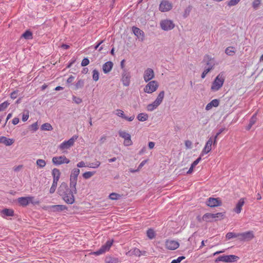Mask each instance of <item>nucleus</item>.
Here are the masks:
<instances>
[{"mask_svg":"<svg viewBox=\"0 0 263 263\" xmlns=\"http://www.w3.org/2000/svg\"><path fill=\"white\" fill-rule=\"evenodd\" d=\"M41 129L44 131H51L53 129V128L50 123H45L42 125Z\"/></svg>","mask_w":263,"mask_h":263,"instance_id":"32","label":"nucleus"},{"mask_svg":"<svg viewBox=\"0 0 263 263\" xmlns=\"http://www.w3.org/2000/svg\"><path fill=\"white\" fill-rule=\"evenodd\" d=\"M58 192L66 203L71 204L74 203L75 201L74 194H77V193H74L72 191L69 190V187L66 183L63 182L61 183L59 188Z\"/></svg>","mask_w":263,"mask_h":263,"instance_id":"1","label":"nucleus"},{"mask_svg":"<svg viewBox=\"0 0 263 263\" xmlns=\"http://www.w3.org/2000/svg\"><path fill=\"white\" fill-rule=\"evenodd\" d=\"M147 160L142 161L140 163V164L139 165L138 167V170H140L145 165V164L147 162Z\"/></svg>","mask_w":263,"mask_h":263,"instance_id":"63","label":"nucleus"},{"mask_svg":"<svg viewBox=\"0 0 263 263\" xmlns=\"http://www.w3.org/2000/svg\"><path fill=\"white\" fill-rule=\"evenodd\" d=\"M126 254L128 256L135 255L137 256H140L141 255V252L139 249L134 248L126 252Z\"/></svg>","mask_w":263,"mask_h":263,"instance_id":"26","label":"nucleus"},{"mask_svg":"<svg viewBox=\"0 0 263 263\" xmlns=\"http://www.w3.org/2000/svg\"><path fill=\"white\" fill-rule=\"evenodd\" d=\"M219 105V100L218 99H215L212 100L210 102H209L205 106L206 110H210L212 108V107H216L218 106Z\"/></svg>","mask_w":263,"mask_h":263,"instance_id":"21","label":"nucleus"},{"mask_svg":"<svg viewBox=\"0 0 263 263\" xmlns=\"http://www.w3.org/2000/svg\"><path fill=\"white\" fill-rule=\"evenodd\" d=\"M84 85V81L82 79H79L75 84L76 89L82 88Z\"/></svg>","mask_w":263,"mask_h":263,"instance_id":"38","label":"nucleus"},{"mask_svg":"<svg viewBox=\"0 0 263 263\" xmlns=\"http://www.w3.org/2000/svg\"><path fill=\"white\" fill-rule=\"evenodd\" d=\"M185 145L187 148H191L192 143L190 140H186L185 142Z\"/></svg>","mask_w":263,"mask_h":263,"instance_id":"61","label":"nucleus"},{"mask_svg":"<svg viewBox=\"0 0 263 263\" xmlns=\"http://www.w3.org/2000/svg\"><path fill=\"white\" fill-rule=\"evenodd\" d=\"M132 31L137 37L141 38L142 40H143L144 38V33L142 30L137 27L133 26L132 27Z\"/></svg>","mask_w":263,"mask_h":263,"instance_id":"17","label":"nucleus"},{"mask_svg":"<svg viewBox=\"0 0 263 263\" xmlns=\"http://www.w3.org/2000/svg\"><path fill=\"white\" fill-rule=\"evenodd\" d=\"M92 79L95 81H97L99 79V73L97 69L92 71Z\"/></svg>","mask_w":263,"mask_h":263,"instance_id":"46","label":"nucleus"},{"mask_svg":"<svg viewBox=\"0 0 263 263\" xmlns=\"http://www.w3.org/2000/svg\"><path fill=\"white\" fill-rule=\"evenodd\" d=\"M36 163L40 168H43L46 165V161L43 159H37Z\"/></svg>","mask_w":263,"mask_h":263,"instance_id":"41","label":"nucleus"},{"mask_svg":"<svg viewBox=\"0 0 263 263\" xmlns=\"http://www.w3.org/2000/svg\"><path fill=\"white\" fill-rule=\"evenodd\" d=\"M14 142L13 139L8 138L5 136L0 137V143L4 144L6 146L11 145Z\"/></svg>","mask_w":263,"mask_h":263,"instance_id":"20","label":"nucleus"},{"mask_svg":"<svg viewBox=\"0 0 263 263\" xmlns=\"http://www.w3.org/2000/svg\"><path fill=\"white\" fill-rule=\"evenodd\" d=\"M214 140H213L212 137H210L209 139L207 141L204 148H203L201 153V156H204L205 154H207L209 153L212 149V145L213 144Z\"/></svg>","mask_w":263,"mask_h":263,"instance_id":"13","label":"nucleus"},{"mask_svg":"<svg viewBox=\"0 0 263 263\" xmlns=\"http://www.w3.org/2000/svg\"><path fill=\"white\" fill-rule=\"evenodd\" d=\"M260 5V1L254 0L252 3V7L254 9H256Z\"/></svg>","mask_w":263,"mask_h":263,"instance_id":"52","label":"nucleus"},{"mask_svg":"<svg viewBox=\"0 0 263 263\" xmlns=\"http://www.w3.org/2000/svg\"><path fill=\"white\" fill-rule=\"evenodd\" d=\"M120 197V195L117 193H112L109 194V198L111 200H118Z\"/></svg>","mask_w":263,"mask_h":263,"instance_id":"45","label":"nucleus"},{"mask_svg":"<svg viewBox=\"0 0 263 263\" xmlns=\"http://www.w3.org/2000/svg\"><path fill=\"white\" fill-rule=\"evenodd\" d=\"M10 103L8 101H5L0 104V111L4 110L9 105Z\"/></svg>","mask_w":263,"mask_h":263,"instance_id":"48","label":"nucleus"},{"mask_svg":"<svg viewBox=\"0 0 263 263\" xmlns=\"http://www.w3.org/2000/svg\"><path fill=\"white\" fill-rule=\"evenodd\" d=\"M158 105L156 104L155 102L149 104L146 107V109L149 111H152L158 107Z\"/></svg>","mask_w":263,"mask_h":263,"instance_id":"34","label":"nucleus"},{"mask_svg":"<svg viewBox=\"0 0 263 263\" xmlns=\"http://www.w3.org/2000/svg\"><path fill=\"white\" fill-rule=\"evenodd\" d=\"M214 220H218L223 219L224 217V214L222 213H217L216 214H213Z\"/></svg>","mask_w":263,"mask_h":263,"instance_id":"43","label":"nucleus"},{"mask_svg":"<svg viewBox=\"0 0 263 263\" xmlns=\"http://www.w3.org/2000/svg\"><path fill=\"white\" fill-rule=\"evenodd\" d=\"M120 137L124 139V145L126 146H129L133 144V142L131 140V136L128 133L120 130L119 132Z\"/></svg>","mask_w":263,"mask_h":263,"instance_id":"9","label":"nucleus"},{"mask_svg":"<svg viewBox=\"0 0 263 263\" xmlns=\"http://www.w3.org/2000/svg\"><path fill=\"white\" fill-rule=\"evenodd\" d=\"M29 196L28 197H21L17 199V201L19 204L22 206H26L29 203Z\"/></svg>","mask_w":263,"mask_h":263,"instance_id":"23","label":"nucleus"},{"mask_svg":"<svg viewBox=\"0 0 263 263\" xmlns=\"http://www.w3.org/2000/svg\"><path fill=\"white\" fill-rule=\"evenodd\" d=\"M203 61L205 63L206 66L205 67L209 68L211 69L214 68V66L215 64V61L214 58H212L209 55H206L204 57Z\"/></svg>","mask_w":263,"mask_h":263,"instance_id":"15","label":"nucleus"},{"mask_svg":"<svg viewBox=\"0 0 263 263\" xmlns=\"http://www.w3.org/2000/svg\"><path fill=\"white\" fill-rule=\"evenodd\" d=\"M18 93V91L17 90H14L13 92H12L10 94V97L12 99H15L17 98V95Z\"/></svg>","mask_w":263,"mask_h":263,"instance_id":"59","label":"nucleus"},{"mask_svg":"<svg viewBox=\"0 0 263 263\" xmlns=\"http://www.w3.org/2000/svg\"><path fill=\"white\" fill-rule=\"evenodd\" d=\"M101 163L99 161H96L95 162L89 163L87 167L92 168H97L100 166Z\"/></svg>","mask_w":263,"mask_h":263,"instance_id":"36","label":"nucleus"},{"mask_svg":"<svg viewBox=\"0 0 263 263\" xmlns=\"http://www.w3.org/2000/svg\"><path fill=\"white\" fill-rule=\"evenodd\" d=\"M224 130V128H220L218 133L216 134V135L214 136V138H213V140H214V142H213V145H216L217 144V138H218V136L221 134L222 133L223 130Z\"/></svg>","mask_w":263,"mask_h":263,"instance_id":"44","label":"nucleus"},{"mask_svg":"<svg viewBox=\"0 0 263 263\" xmlns=\"http://www.w3.org/2000/svg\"><path fill=\"white\" fill-rule=\"evenodd\" d=\"M226 237L228 240L234 238H237L238 239V233H235L233 232H228L226 235Z\"/></svg>","mask_w":263,"mask_h":263,"instance_id":"35","label":"nucleus"},{"mask_svg":"<svg viewBox=\"0 0 263 263\" xmlns=\"http://www.w3.org/2000/svg\"><path fill=\"white\" fill-rule=\"evenodd\" d=\"M206 204L210 207H216L221 205V201L218 198L210 197L206 201Z\"/></svg>","mask_w":263,"mask_h":263,"instance_id":"14","label":"nucleus"},{"mask_svg":"<svg viewBox=\"0 0 263 263\" xmlns=\"http://www.w3.org/2000/svg\"><path fill=\"white\" fill-rule=\"evenodd\" d=\"M122 82L124 86H128L130 84V76L128 73L123 74L121 79Z\"/></svg>","mask_w":263,"mask_h":263,"instance_id":"27","label":"nucleus"},{"mask_svg":"<svg viewBox=\"0 0 263 263\" xmlns=\"http://www.w3.org/2000/svg\"><path fill=\"white\" fill-rule=\"evenodd\" d=\"M154 77V71L152 68H148L144 71L143 73V79L145 82H149L152 80Z\"/></svg>","mask_w":263,"mask_h":263,"instance_id":"12","label":"nucleus"},{"mask_svg":"<svg viewBox=\"0 0 263 263\" xmlns=\"http://www.w3.org/2000/svg\"><path fill=\"white\" fill-rule=\"evenodd\" d=\"M158 86L159 85L157 81H149L144 87V91L146 93H152L157 89Z\"/></svg>","mask_w":263,"mask_h":263,"instance_id":"8","label":"nucleus"},{"mask_svg":"<svg viewBox=\"0 0 263 263\" xmlns=\"http://www.w3.org/2000/svg\"><path fill=\"white\" fill-rule=\"evenodd\" d=\"M172 3L167 0H162L159 5V10L161 12H167L172 9Z\"/></svg>","mask_w":263,"mask_h":263,"instance_id":"11","label":"nucleus"},{"mask_svg":"<svg viewBox=\"0 0 263 263\" xmlns=\"http://www.w3.org/2000/svg\"><path fill=\"white\" fill-rule=\"evenodd\" d=\"M72 99V101L77 104H80L82 102V100L80 98L77 97L75 96H73Z\"/></svg>","mask_w":263,"mask_h":263,"instance_id":"53","label":"nucleus"},{"mask_svg":"<svg viewBox=\"0 0 263 263\" xmlns=\"http://www.w3.org/2000/svg\"><path fill=\"white\" fill-rule=\"evenodd\" d=\"M78 138V136L74 135L69 140L63 141L58 146L59 149L62 151L63 153H67V150L69 149L74 145Z\"/></svg>","mask_w":263,"mask_h":263,"instance_id":"2","label":"nucleus"},{"mask_svg":"<svg viewBox=\"0 0 263 263\" xmlns=\"http://www.w3.org/2000/svg\"><path fill=\"white\" fill-rule=\"evenodd\" d=\"M29 118V114L28 113L26 114H23V116H22V120L24 122H25Z\"/></svg>","mask_w":263,"mask_h":263,"instance_id":"64","label":"nucleus"},{"mask_svg":"<svg viewBox=\"0 0 263 263\" xmlns=\"http://www.w3.org/2000/svg\"><path fill=\"white\" fill-rule=\"evenodd\" d=\"M184 258L185 257L183 256H179L177 259L173 260L171 263H180Z\"/></svg>","mask_w":263,"mask_h":263,"instance_id":"56","label":"nucleus"},{"mask_svg":"<svg viewBox=\"0 0 263 263\" xmlns=\"http://www.w3.org/2000/svg\"><path fill=\"white\" fill-rule=\"evenodd\" d=\"M148 115L146 113H140L137 116V119L141 122H144L148 120Z\"/></svg>","mask_w":263,"mask_h":263,"instance_id":"30","label":"nucleus"},{"mask_svg":"<svg viewBox=\"0 0 263 263\" xmlns=\"http://www.w3.org/2000/svg\"><path fill=\"white\" fill-rule=\"evenodd\" d=\"M240 1L239 0H230L228 3V5L229 6H234L237 5Z\"/></svg>","mask_w":263,"mask_h":263,"instance_id":"54","label":"nucleus"},{"mask_svg":"<svg viewBox=\"0 0 263 263\" xmlns=\"http://www.w3.org/2000/svg\"><path fill=\"white\" fill-rule=\"evenodd\" d=\"M114 242L113 239L108 240L106 243L102 245L101 247L96 251L93 252V254L96 255H100L105 253L106 252L109 250L110 247L112 245Z\"/></svg>","mask_w":263,"mask_h":263,"instance_id":"5","label":"nucleus"},{"mask_svg":"<svg viewBox=\"0 0 263 263\" xmlns=\"http://www.w3.org/2000/svg\"><path fill=\"white\" fill-rule=\"evenodd\" d=\"M95 173V172H86L83 174L82 176L84 179H88L91 177Z\"/></svg>","mask_w":263,"mask_h":263,"instance_id":"40","label":"nucleus"},{"mask_svg":"<svg viewBox=\"0 0 263 263\" xmlns=\"http://www.w3.org/2000/svg\"><path fill=\"white\" fill-rule=\"evenodd\" d=\"M113 63L111 61H108L105 63L102 66V70L104 73H108L112 69Z\"/></svg>","mask_w":263,"mask_h":263,"instance_id":"19","label":"nucleus"},{"mask_svg":"<svg viewBox=\"0 0 263 263\" xmlns=\"http://www.w3.org/2000/svg\"><path fill=\"white\" fill-rule=\"evenodd\" d=\"M53 212H61L67 210V207L64 205H53L50 206Z\"/></svg>","mask_w":263,"mask_h":263,"instance_id":"25","label":"nucleus"},{"mask_svg":"<svg viewBox=\"0 0 263 263\" xmlns=\"http://www.w3.org/2000/svg\"><path fill=\"white\" fill-rule=\"evenodd\" d=\"M256 121V114H255L252 116L250 120L249 123H251V125H254Z\"/></svg>","mask_w":263,"mask_h":263,"instance_id":"57","label":"nucleus"},{"mask_svg":"<svg viewBox=\"0 0 263 263\" xmlns=\"http://www.w3.org/2000/svg\"><path fill=\"white\" fill-rule=\"evenodd\" d=\"M160 26L163 30L169 31L174 28L175 24L171 20L164 19L160 21Z\"/></svg>","mask_w":263,"mask_h":263,"instance_id":"6","label":"nucleus"},{"mask_svg":"<svg viewBox=\"0 0 263 263\" xmlns=\"http://www.w3.org/2000/svg\"><path fill=\"white\" fill-rule=\"evenodd\" d=\"M146 234L147 236L151 239H153L155 237V232L152 229H149L147 231Z\"/></svg>","mask_w":263,"mask_h":263,"instance_id":"39","label":"nucleus"},{"mask_svg":"<svg viewBox=\"0 0 263 263\" xmlns=\"http://www.w3.org/2000/svg\"><path fill=\"white\" fill-rule=\"evenodd\" d=\"M1 213L3 214V217L13 216L14 215V211L12 209H4L1 211Z\"/></svg>","mask_w":263,"mask_h":263,"instance_id":"29","label":"nucleus"},{"mask_svg":"<svg viewBox=\"0 0 263 263\" xmlns=\"http://www.w3.org/2000/svg\"><path fill=\"white\" fill-rule=\"evenodd\" d=\"M224 81V78L222 74H219L215 79L211 86L213 91H217L222 86Z\"/></svg>","mask_w":263,"mask_h":263,"instance_id":"3","label":"nucleus"},{"mask_svg":"<svg viewBox=\"0 0 263 263\" xmlns=\"http://www.w3.org/2000/svg\"><path fill=\"white\" fill-rule=\"evenodd\" d=\"M165 246L167 249L174 250L179 247V244L176 241L167 240L165 242Z\"/></svg>","mask_w":263,"mask_h":263,"instance_id":"16","label":"nucleus"},{"mask_svg":"<svg viewBox=\"0 0 263 263\" xmlns=\"http://www.w3.org/2000/svg\"><path fill=\"white\" fill-rule=\"evenodd\" d=\"M51 173L53 177V181L58 182L61 174L60 170L54 168L52 170Z\"/></svg>","mask_w":263,"mask_h":263,"instance_id":"22","label":"nucleus"},{"mask_svg":"<svg viewBox=\"0 0 263 263\" xmlns=\"http://www.w3.org/2000/svg\"><path fill=\"white\" fill-rule=\"evenodd\" d=\"M80 171L79 168H76L73 169L70 174V178L77 179L80 174Z\"/></svg>","mask_w":263,"mask_h":263,"instance_id":"33","label":"nucleus"},{"mask_svg":"<svg viewBox=\"0 0 263 263\" xmlns=\"http://www.w3.org/2000/svg\"><path fill=\"white\" fill-rule=\"evenodd\" d=\"M119 262V260L116 257H110L106 261V263H118Z\"/></svg>","mask_w":263,"mask_h":263,"instance_id":"51","label":"nucleus"},{"mask_svg":"<svg viewBox=\"0 0 263 263\" xmlns=\"http://www.w3.org/2000/svg\"><path fill=\"white\" fill-rule=\"evenodd\" d=\"M52 162L55 165H60L62 164H68L70 162V160L65 156H55L52 159Z\"/></svg>","mask_w":263,"mask_h":263,"instance_id":"10","label":"nucleus"},{"mask_svg":"<svg viewBox=\"0 0 263 263\" xmlns=\"http://www.w3.org/2000/svg\"><path fill=\"white\" fill-rule=\"evenodd\" d=\"M57 185H58L57 182H55V181H53L52 185L49 190L50 193L52 194L55 192L57 186Z\"/></svg>","mask_w":263,"mask_h":263,"instance_id":"50","label":"nucleus"},{"mask_svg":"<svg viewBox=\"0 0 263 263\" xmlns=\"http://www.w3.org/2000/svg\"><path fill=\"white\" fill-rule=\"evenodd\" d=\"M239 259V257L235 255H223L218 257L215 259V262H234L237 261Z\"/></svg>","mask_w":263,"mask_h":263,"instance_id":"4","label":"nucleus"},{"mask_svg":"<svg viewBox=\"0 0 263 263\" xmlns=\"http://www.w3.org/2000/svg\"><path fill=\"white\" fill-rule=\"evenodd\" d=\"M254 237L253 231H249L243 233H238V239L241 241H248L252 240Z\"/></svg>","mask_w":263,"mask_h":263,"instance_id":"7","label":"nucleus"},{"mask_svg":"<svg viewBox=\"0 0 263 263\" xmlns=\"http://www.w3.org/2000/svg\"><path fill=\"white\" fill-rule=\"evenodd\" d=\"M89 63V60L87 58H84L81 62V66L84 67L88 65Z\"/></svg>","mask_w":263,"mask_h":263,"instance_id":"55","label":"nucleus"},{"mask_svg":"<svg viewBox=\"0 0 263 263\" xmlns=\"http://www.w3.org/2000/svg\"><path fill=\"white\" fill-rule=\"evenodd\" d=\"M29 203H31L33 205L38 204L40 203L39 200L35 199L33 196H29Z\"/></svg>","mask_w":263,"mask_h":263,"instance_id":"47","label":"nucleus"},{"mask_svg":"<svg viewBox=\"0 0 263 263\" xmlns=\"http://www.w3.org/2000/svg\"><path fill=\"white\" fill-rule=\"evenodd\" d=\"M191 10V6H189L188 7H187L185 9L184 13V14H183V16H184V17H187L189 15Z\"/></svg>","mask_w":263,"mask_h":263,"instance_id":"58","label":"nucleus"},{"mask_svg":"<svg viewBox=\"0 0 263 263\" xmlns=\"http://www.w3.org/2000/svg\"><path fill=\"white\" fill-rule=\"evenodd\" d=\"M225 52L228 55H232L235 53V48L233 47H229L226 48Z\"/></svg>","mask_w":263,"mask_h":263,"instance_id":"42","label":"nucleus"},{"mask_svg":"<svg viewBox=\"0 0 263 263\" xmlns=\"http://www.w3.org/2000/svg\"><path fill=\"white\" fill-rule=\"evenodd\" d=\"M164 91H161L159 92L157 98L154 102H155L156 104H157L158 105H159L162 103V102L164 99Z\"/></svg>","mask_w":263,"mask_h":263,"instance_id":"28","label":"nucleus"},{"mask_svg":"<svg viewBox=\"0 0 263 263\" xmlns=\"http://www.w3.org/2000/svg\"><path fill=\"white\" fill-rule=\"evenodd\" d=\"M203 220L206 222H212L214 220L213 214L206 213L202 217Z\"/></svg>","mask_w":263,"mask_h":263,"instance_id":"31","label":"nucleus"},{"mask_svg":"<svg viewBox=\"0 0 263 263\" xmlns=\"http://www.w3.org/2000/svg\"><path fill=\"white\" fill-rule=\"evenodd\" d=\"M22 36L26 40L31 39H32V33L29 30H26Z\"/></svg>","mask_w":263,"mask_h":263,"instance_id":"37","label":"nucleus"},{"mask_svg":"<svg viewBox=\"0 0 263 263\" xmlns=\"http://www.w3.org/2000/svg\"><path fill=\"white\" fill-rule=\"evenodd\" d=\"M77 166L78 167H87V165H85V163L84 161H81L79 162L78 163H77Z\"/></svg>","mask_w":263,"mask_h":263,"instance_id":"62","label":"nucleus"},{"mask_svg":"<svg viewBox=\"0 0 263 263\" xmlns=\"http://www.w3.org/2000/svg\"><path fill=\"white\" fill-rule=\"evenodd\" d=\"M202 156H201V155H200V157L199 158H198L196 160H195L192 163V165H193L194 167H195L199 163V162L201 161V157Z\"/></svg>","mask_w":263,"mask_h":263,"instance_id":"60","label":"nucleus"},{"mask_svg":"<svg viewBox=\"0 0 263 263\" xmlns=\"http://www.w3.org/2000/svg\"><path fill=\"white\" fill-rule=\"evenodd\" d=\"M245 203L244 198H240L236 205V207L234 209L233 211L237 214H239L241 210L242 207Z\"/></svg>","mask_w":263,"mask_h":263,"instance_id":"18","label":"nucleus"},{"mask_svg":"<svg viewBox=\"0 0 263 263\" xmlns=\"http://www.w3.org/2000/svg\"><path fill=\"white\" fill-rule=\"evenodd\" d=\"M116 115L119 117L124 119L125 115L122 110L118 109L116 110Z\"/></svg>","mask_w":263,"mask_h":263,"instance_id":"49","label":"nucleus"},{"mask_svg":"<svg viewBox=\"0 0 263 263\" xmlns=\"http://www.w3.org/2000/svg\"><path fill=\"white\" fill-rule=\"evenodd\" d=\"M77 180V179L70 178L69 190L72 191L74 193H77V190L76 188Z\"/></svg>","mask_w":263,"mask_h":263,"instance_id":"24","label":"nucleus"}]
</instances>
